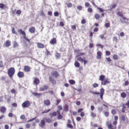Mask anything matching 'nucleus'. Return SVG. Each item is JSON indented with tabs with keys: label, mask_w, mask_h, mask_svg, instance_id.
Returning a JSON list of instances; mask_svg holds the SVG:
<instances>
[{
	"label": "nucleus",
	"mask_w": 129,
	"mask_h": 129,
	"mask_svg": "<svg viewBox=\"0 0 129 129\" xmlns=\"http://www.w3.org/2000/svg\"><path fill=\"white\" fill-rule=\"evenodd\" d=\"M113 58L115 60H117L118 58V56L116 54L114 55L113 56Z\"/></svg>",
	"instance_id": "a18cd8bd"
},
{
	"label": "nucleus",
	"mask_w": 129,
	"mask_h": 129,
	"mask_svg": "<svg viewBox=\"0 0 129 129\" xmlns=\"http://www.w3.org/2000/svg\"><path fill=\"white\" fill-rule=\"evenodd\" d=\"M90 92L93 94H96L98 95L100 94V92L97 91H90Z\"/></svg>",
	"instance_id": "c85d7f7f"
},
{
	"label": "nucleus",
	"mask_w": 129,
	"mask_h": 129,
	"mask_svg": "<svg viewBox=\"0 0 129 129\" xmlns=\"http://www.w3.org/2000/svg\"><path fill=\"white\" fill-rule=\"evenodd\" d=\"M93 33H92L91 31L90 32L89 34V36L91 38H92L93 35Z\"/></svg>",
	"instance_id": "13d9d810"
},
{
	"label": "nucleus",
	"mask_w": 129,
	"mask_h": 129,
	"mask_svg": "<svg viewBox=\"0 0 129 129\" xmlns=\"http://www.w3.org/2000/svg\"><path fill=\"white\" fill-rule=\"evenodd\" d=\"M4 66L3 63L2 61H0V68Z\"/></svg>",
	"instance_id": "09e8293b"
},
{
	"label": "nucleus",
	"mask_w": 129,
	"mask_h": 129,
	"mask_svg": "<svg viewBox=\"0 0 129 129\" xmlns=\"http://www.w3.org/2000/svg\"><path fill=\"white\" fill-rule=\"evenodd\" d=\"M13 47L15 48L16 47L18 46V44L16 42H14L13 43Z\"/></svg>",
	"instance_id": "7c9ffc66"
},
{
	"label": "nucleus",
	"mask_w": 129,
	"mask_h": 129,
	"mask_svg": "<svg viewBox=\"0 0 129 129\" xmlns=\"http://www.w3.org/2000/svg\"><path fill=\"white\" fill-rule=\"evenodd\" d=\"M29 31L31 33H34L35 31V27L33 26L30 27L29 28Z\"/></svg>",
	"instance_id": "ddd939ff"
},
{
	"label": "nucleus",
	"mask_w": 129,
	"mask_h": 129,
	"mask_svg": "<svg viewBox=\"0 0 129 129\" xmlns=\"http://www.w3.org/2000/svg\"><path fill=\"white\" fill-rule=\"evenodd\" d=\"M51 75L52 76L54 77L55 78L59 76V74L58 72L56 71H54L51 73Z\"/></svg>",
	"instance_id": "1a4fd4ad"
},
{
	"label": "nucleus",
	"mask_w": 129,
	"mask_h": 129,
	"mask_svg": "<svg viewBox=\"0 0 129 129\" xmlns=\"http://www.w3.org/2000/svg\"><path fill=\"white\" fill-rule=\"evenodd\" d=\"M6 108L4 106L0 107V112L3 114L5 113L6 111Z\"/></svg>",
	"instance_id": "0eeeda50"
},
{
	"label": "nucleus",
	"mask_w": 129,
	"mask_h": 129,
	"mask_svg": "<svg viewBox=\"0 0 129 129\" xmlns=\"http://www.w3.org/2000/svg\"><path fill=\"white\" fill-rule=\"evenodd\" d=\"M105 77L103 75H101L99 76V80L101 81V84L102 85H105L107 83H110L108 79L106 78L105 79Z\"/></svg>",
	"instance_id": "f257e3e1"
},
{
	"label": "nucleus",
	"mask_w": 129,
	"mask_h": 129,
	"mask_svg": "<svg viewBox=\"0 0 129 129\" xmlns=\"http://www.w3.org/2000/svg\"><path fill=\"white\" fill-rule=\"evenodd\" d=\"M100 37L101 39H106V38L104 37V35H100Z\"/></svg>",
	"instance_id": "680f3d73"
},
{
	"label": "nucleus",
	"mask_w": 129,
	"mask_h": 129,
	"mask_svg": "<svg viewBox=\"0 0 129 129\" xmlns=\"http://www.w3.org/2000/svg\"><path fill=\"white\" fill-rule=\"evenodd\" d=\"M11 43L9 40L6 41L5 44V46L6 47H8L11 45Z\"/></svg>",
	"instance_id": "dca6fc26"
},
{
	"label": "nucleus",
	"mask_w": 129,
	"mask_h": 129,
	"mask_svg": "<svg viewBox=\"0 0 129 129\" xmlns=\"http://www.w3.org/2000/svg\"><path fill=\"white\" fill-rule=\"evenodd\" d=\"M37 47L39 48H43L44 47V45L43 44L40 43H37Z\"/></svg>",
	"instance_id": "f3484780"
},
{
	"label": "nucleus",
	"mask_w": 129,
	"mask_h": 129,
	"mask_svg": "<svg viewBox=\"0 0 129 129\" xmlns=\"http://www.w3.org/2000/svg\"><path fill=\"white\" fill-rule=\"evenodd\" d=\"M117 15L121 17L124 20H125L128 21V19H127L126 17L124 16L123 14L121 12L119 11L117 13Z\"/></svg>",
	"instance_id": "39448f33"
},
{
	"label": "nucleus",
	"mask_w": 129,
	"mask_h": 129,
	"mask_svg": "<svg viewBox=\"0 0 129 129\" xmlns=\"http://www.w3.org/2000/svg\"><path fill=\"white\" fill-rule=\"evenodd\" d=\"M102 54V52L100 51H98L97 52V55L96 56V58L97 59H100L101 58V56Z\"/></svg>",
	"instance_id": "9b49d317"
},
{
	"label": "nucleus",
	"mask_w": 129,
	"mask_h": 129,
	"mask_svg": "<svg viewBox=\"0 0 129 129\" xmlns=\"http://www.w3.org/2000/svg\"><path fill=\"white\" fill-rule=\"evenodd\" d=\"M34 80L33 81V83L34 85H37L40 83V81L39 78H34Z\"/></svg>",
	"instance_id": "423d86ee"
},
{
	"label": "nucleus",
	"mask_w": 129,
	"mask_h": 129,
	"mask_svg": "<svg viewBox=\"0 0 129 129\" xmlns=\"http://www.w3.org/2000/svg\"><path fill=\"white\" fill-rule=\"evenodd\" d=\"M49 81H51L53 85H55L56 84V81L54 79L52 78L51 76H50L49 78Z\"/></svg>",
	"instance_id": "2eb2a0df"
},
{
	"label": "nucleus",
	"mask_w": 129,
	"mask_h": 129,
	"mask_svg": "<svg viewBox=\"0 0 129 129\" xmlns=\"http://www.w3.org/2000/svg\"><path fill=\"white\" fill-rule=\"evenodd\" d=\"M25 117L24 115H22L20 116V118L21 119L24 120L25 119Z\"/></svg>",
	"instance_id": "4d7b16f0"
},
{
	"label": "nucleus",
	"mask_w": 129,
	"mask_h": 129,
	"mask_svg": "<svg viewBox=\"0 0 129 129\" xmlns=\"http://www.w3.org/2000/svg\"><path fill=\"white\" fill-rule=\"evenodd\" d=\"M67 5L68 8H70L72 6V4L71 3H69L67 4Z\"/></svg>",
	"instance_id": "de8ad7c7"
},
{
	"label": "nucleus",
	"mask_w": 129,
	"mask_h": 129,
	"mask_svg": "<svg viewBox=\"0 0 129 129\" xmlns=\"http://www.w3.org/2000/svg\"><path fill=\"white\" fill-rule=\"evenodd\" d=\"M69 83L71 84H74L75 83V82L74 80H73L71 79L69 81Z\"/></svg>",
	"instance_id": "a878e982"
},
{
	"label": "nucleus",
	"mask_w": 129,
	"mask_h": 129,
	"mask_svg": "<svg viewBox=\"0 0 129 129\" xmlns=\"http://www.w3.org/2000/svg\"><path fill=\"white\" fill-rule=\"evenodd\" d=\"M12 33L14 34H15L16 35H17V32L16 31L15 28L13 27L12 28Z\"/></svg>",
	"instance_id": "cd10ccee"
},
{
	"label": "nucleus",
	"mask_w": 129,
	"mask_h": 129,
	"mask_svg": "<svg viewBox=\"0 0 129 129\" xmlns=\"http://www.w3.org/2000/svg\"><path fill=\"white\" fill-rule=\"evenodd\" d=\"M46 121L48 123H51L52 121V120L51 119L48 118L46 119Z\"/></svg>",
	"instance_id": "ea45409f"
},
{
	"label": "nucleus",
	"mask_w": 129,
	"mask_h": 129,
	"mask_svg": "<svg viewBox=\"0 0 129 129\" xmlns=\"http://www.w3.org/2000/svg\"><path fill=\"white\" fill-rule=\"evenodd\" d=\"M94 45L93 44V43H90L89 45V47L90 48H92L93 47Z\"/></svg>",
	"instance_id": "3c124183"
},
{
	"label": "nucleus",
	"mask_w": 129,
	"mask_h": 129,
	"mask_svg": "<svg viewBox=\"0 0 129 129\" xmlns=\"http://www.w3.org/2000/svg\"><path fill=\"white\" fill-rule=\"evenodd\" d=\"M21 11L20 10H18L16 11V14L18 15H20L21 14Z\"/></svg>",
	"instance_id": "49530a36"
},
{
	"label": "nucleus",
	"mask_w": 129,
	"mask_h": 129,
	"mask_svg": "<svg viewBox=\"0 0 129 129\" xmlns=\"http://www.w3.org/2000/svg\"><path fill=\"white\" fill-rule=\"evenodd\" d=\"M126 109V107L125 106V105L124 104L123 105L122 108V113H124L125 112V110Z\"/></svg>",
	"instance_id": "f704fd0d"
},
{
	"label": "nucleus",
	"mask_w": 129,
	"mask_h": 129,
	"mask_svg": "<svg viewBox=\"0 0 129 129\" xmlns=\"http://www.w3.org/2000/svg\"><path fill=\"white\" fill-rule=\"evenodd\" d=\"M94 17L96 19H99L100 17L99 14H96L94 15Z\"/></svg>",
	"instance_id": "393cba45"
},
{
	"label": "nucleus",
	"mask_w": 129,
	"mask_h": 129,
	"mask_svg": "<svg viewBox=\"0 0 129 129\" xmlns=\"http://www.w3.org/2000/svg\"><path fill=\"white\" fill-rule=\"evenodd\" d=\"M31 68L28 66H25L24 67L23 70L25 72H29Z\"/></svg>",
	"instance_id": "6e6552de"
},
{
	"label": "nucleus",
	"mask_w": 129,
	"mask_h": 129,
	"mask_svg": "<svg viewBox=\"0 0 129 129\" xmlns=\"http://www.w3.org/2000/svg\"><path fill=\"white\" fill-rule=\"evenodd\" d=\"M56 43V40L55 38H53L50 41V43L52 45H54Z\"/></svg>",
	"instance_id": "f8f14e48"
},
{
	"label": "nucleus",
	"mask_w": 129,
	"mask_h": 129,
	"mask_svg": "<svg viewBox=\"0 0 129 129\" xmlns=\"http://www.w3.org/2000/svg\"><path fill=\"white\" fill-rule=\"evenodd\" d=\"M61 101V100L60 99H57L56 101V105H58V104Z\"/></svg>",
	"instance_id": "c756f323"
},
{
	"label": "nucleus",
	"mask_w": 129,
	"mask_h": 129,
	"mask_svg": "<svg viewBox=\"0 0 129 129\" xmlns=\"http://www.w3.org/2000/svg\"><path fill=\"white\" fill-rule=\"evenodd\" d=\"M85 7H87L88 6H90V4L88 2H86L85 3Z\"/></svg>",
	"instance_id": "338daca9"
},
{
	"label": "nucleus",
	"mask_w": 129,
	"mask_h": 129,
	"mask_svg": "<svg viewBox=\"0 0 129 129\" xmlns=\"http://www.w3.org/2000/svg\"><path fill=\"white\" fill-rule=\"evenodd\" d=\"M104 115L106 117H108L109 115V113L107 112H104Z\"/></svg>",
	"instance_id": "603ef678"
},
{
	"label": "nucleus",
	"mask_w": 129,
	"mask_h": 129,
	"mask_svg": "<svg viewBox=\"0 0 129 129\" xmlns=\"http://www.w3.org/2000/svg\"><path fill=\"white\" fill-rule=\"evenodd\" d=\"M74 65L76 67L78 68L80 66V63L77 61H76L74 63Z\"/></svg>",
	"instance_id": "4be33fe9"
},
{
	"label": "nucleus",
	"mask_w": 129,
	"mask_h": 129,
	"mask_svg": "<svg viewBox=\"0 0 129 129\" xmlns=\"http://www.w3.org/2000/svg\"><path fill=\"white\" fill-rule=\"evenodd\" d=\"M45 122L44 120L42 119L41 120L40 123L39 125L42 127L43 128L45 126Z\"/></svg>",
	"instance_id": "4468645a"
},
{
	"label": "nucleus",
	"mask_w": 129,
	"mask_h": 129,
	"mask_svg": "<svg viewBox=\"0 0 129 129\" xmlns=\"http://www.w3.org/2000/svg\"><path fill=\"white\" fill-rule=\"evenodd\" d=\"M69 109V106L67 104H66L64 106L63 110L66 112H67Z\"/></svg>",
	"instance_id": "aec40b11"
},
{
	"label": "nucleus",
	"mask_w": 129,
	"mask_h": 129,
	"mask_svg": "<svg viewBox=\"0 0 129 129\" xmlns=\"http://www.w3.org/2000/svg\"><path fill=\"white\" fill-rule=\"evenodd\" d=\"M57 115V113L56 112H53L52 113V114H51L50 115V116L51 117H52V116H55Z\"/></svg>",
	"instance_id": "6e6d98bb"
},
{
	"label": "nucleus",
	"mask_w": 129,
	"mask_h": 129,
	"mask_svg": "<svg viewBox=\"0 0 129 129\" xmlns=\"http://www.w3.org/2000/svg\"><path fill=\"white\" fill-rule=\"evenodd\" d=\"M84 53H83L80 52L77 53V54L76 55V57H78L81 55H84Z\"/></svg>",
	"instance_id": "72a5a7b5"
},
{
	"label": "nucleus",
	"mask_w": 129,
	"mask_h": 129,
	"mask_svg": "<svg viewBox=\"0 0 129 129\" xmlns=\"http://www.w3.org/2000/svg\"><path fill=\"white\" fill-rule=\"evenodd\" d=\"M35 96L38 97H40V96L41 95H42V94L41 93H32Z\"/></svg>",
	"instance_id": "b1692460"
},
{
	"label": "nucleus",
	"mask_w": 129,
	"mask_h": 129,
	"mask_svg": "<svg viewBox=\"0 0 129 129\" xmlns=\"http://www.w3.org/2000/svg\"><path fill=\"white\" fill-rule=\"evenodd\" d=\"M78 57L77 58V61L82 62L83 61V59L81 58V57Z\"/></svg>",
	"instance_id": "c9c22d12"
},
{
	"label": "nucleus",
	"mask_w": 129,
	"mask_h": 129,
	"mask_svg": "<svg viewBox=\"0 0 129 129\" xmlns=\"http://www.w3.org/2000/svg\"><path fill=\"white\" fill-rule=\"evenodd\" d=\"M91 115L93 117H95L96 116V114L93 112H91Z\"/></svg>",
	"instance_id": "37998d69"
},
{
	"label": "nucleus",
	"mask_w": 129,
	"mask_h": 129,
	"mask_svg": "<svg viewBox=\"0 0 129 129\" xmlns=\"http://www.w3.org/2000/svg\"><path fill=\"white\" fill-rule=\"evenodd\" d=\"M92 85L95 88L98 87L99 86V85L97 83H95L92 84Z\"/></svg>",
	"instance_id": "bf43d9fd"
},
{
	"label": "nucleus",
	"mask_w": 129,
	"mask_h": 129,
	"mask_svg": "<svg viewBox=\"0 0 129 129\" xmlns=\"http://www.w3.org/2000/svg\"><path fill=\"white\" fill-rule=\"evenodd\" d=\"M120 95L122 98H124L126 97L127 95L125 92H123L121 93Z\"/></svg>",
	"instance_id": "5701e85b"
},
{
	"label": "nucleus",
	"mask_w": 129,
	"mask_h": 129,
	"mask_svg": "<svg viewBox=\"0 0 129 129\" xmlns=\"http://www.w3.org/2000/svg\"><path fill=\"white\" fill-rule=\"evenodd\" d=\"M113 42H115L116 43H117L118 42L117 38L115 36H114L113 38Z\"/></svg>",
	"instance_id": "2f4dec72"
},
{
	"label": "nucleus",
	"mask_w": 129,
	"mask_h": 129,
	"mask_svg": "<svg viewBox=\"0 0 129 129\" xmlns=\"http://www.w3.org/2000/svg\"><path fill=\"white\" fill-rule=\"evenodd\" d=\"M54 14L55 16H57L59 15V13L57 12H55L54 13Z\"/></svg>",
	"instance_id": "69168bd1"
},
{
	"label": "nucleus",
	"mask_w": 129,
	"mask_h": 129,
	"mask_svg": "<svg viewBox=\"0 0 129 129\" xmlns=\"http://www.w3.org/2000/svg\"><path fill=\"white\" fill-rule=\"evenodd\" d=\"M5 99L7 100V102L8 103L10 101L11 99V96L9 95H5Z\"/></svg>",
	"instance_id": "6ab92c4d"
},
{
	"label": "nucleus",
	"mask_w": 129,
	"mask_h": 129,
	"mask_svg": "<svg viewBox=\"0 0 129 129\" xmlns=\"http://www.w3.org/2000/svg\"><path fill=\"white\" fill-rule=\"evenodd\" d=\"M71 28L73 30H76V26L75 25H72L71 26Z\"/></svg>",
	"instance_id": "58836bf2"
},
{
	"label": "nucleus",
	"mask_w": 129,
	"mask_h": 129,
	"mask_svg": "<svg viewBox=\"0 0 129 129\" xmlns=\"http://www.w3.org/2000/svg\"><path fill=\"white\" fill-rule=\"evenodd\" d=\"M106 55L107 56H109L111 55L110 52L109 51H106L105 52Z\"/></svg>",
	"instance_id": "79ce46f5"
},
{
	"label": "nucleus",
	"mask_w": 129,
	"mask_h": 129,
	"mask_svg": "<svg viewBox=\"0 0 129 129\" xmlns=\"http://www.w3.org/2000/svg\"><path fill=\"white\" fill-rule=\"evenodd\" d=\"M124 105L127 106V108L129 109V100L127 102L124 104Z\"/></svg>",
	"instance_id": "774afa93"
},
{
	"label": "nucleus",
	"mask_w": 129,
	"mask_h": 129,
	"mask_svg": "<svg viewBox=\"0 0 129 129\" xmlns=\"http://www.w3.org/2000/svg\"><path fill=\"white\" fill-rule=\"evenodd\" d=\"M67 126L68 127L71 128H72L73 127V126L70 124H67Z\"/></svg>",
	"instance_id": "0e129e2a"
},
{
	"label": "nucleus",
	"mask_w": 129,
	"mask_h": 129,
	"mask_svg": "<svg viewBox=\"0 0 129 129\" xmlns=\"http://www.w3.org/2000/svg\"><path fill=\"white\" fill-rule=\"evenodd\" d=\"M55 56L57 59H58L60 58V53H56Z\"/></svg>",
	"instance_id": "a19ab883"
},
{
	"label": "nucleus",
	"mask_w": 129,
	"mask_h": 129,
	"mask_svg": "<svg viewBox=\"0 0 129 129\" xmlns=\"http://www.w3.org/2000/svg\"><path fill=\"white\" fill-rule=\"evenodd\" d=\"M8 8V7H7L6 5H4L3 4H0V8H1L5 9Z\"/></svg>",
	"instance_id": "412c9836"
},
{
	"label": "nucleus",
	"mask_w": 129,
	"mask_h": 129,
	"mask_svg": "<svg viewBox=\"0 0 129 129\" xmlns=\"http://www.w3.org/2000/svg\"><path fill=\"white\" fill-rule=\"evenodd\" d=\"M58 119H62L63 118L62 116L60 114L58 115Z\"/></svg>",
	"instance_id": "052dcab7"
},
{
	"label": "nucleus",
	"mask_w": 129,
	"mask_h": 129,
	"mask_svg": "<svg viewBox=\"0 0 129 129\" xmlns=\"http://www.w3.org/2000/svg\"><path fill=\"white\" fill-rule=\"evenodd\" d=\"M109 129L113 128V126L111 124H110L107 125Z\"/></svg>",
	"instance_id": "8fccbe9b"
},
{
	"label": "nucleus",
	"mask_w": 129,
	"mask_h": 129,
	"mask_svg": "<svg viewBox=\"0 0 129 129\" xmlns=\"http://www.w3.org/2000/svg\"><path fill=\"white\" fill-rule=\"evenodd\" d=\"M18 32L21 34L23 36V38L29 43H30V40L26 36L25 32L22 29H19L18 30Z\"/></svg>",
	"instance_id": "f03ea898"
},
{
	"label": "nucleus",
	"mask_w": 129,
	"mask_h": 129,
	"mask_svg": "<svg viewBox=\"0 0 129 129\" xmlns=\"http://www.w3.org/2000/svg\"><path fill=\"white\" fill-rule=\"evenodd\" d=\"M116 4L114 3V4L111 5L110 7V9H113L115 8L116 6Z\"/></svg>",
	"instance_id": "bb28decb"
},
{
	"label": "nucleus",
	"mask_w": 129,
	"mask_h": 129,
	"mask_svg": "<svg viewBox=\"0 0 129 129\" xmlns=\"http://www.w3.org/2000/svg\"><path fill=\"white\" fill-rule=\"evenodd\" d=\"M104 89L103 88H101L100 89V94H104Z\"/></svg>",
	"instance_id": "4c0bfd02"
},
{
	"label": "nucleus",
	"mask_w": 129,
	"mask_h": 129,
	"mask_svg": "<svg viewBox=\"0 0 129 129\" xmlns=\"http://www.w3.org/2000/svg\"><path fill=\"white\" fill-rule=\"evenodd\" d=\"M111 113L113 115H115L116 113V111L115 109H112L111 111Z\"/></svg>",
	"instance_id": "e433bc0d"
},
{
	"label": "nucleus",
	"mask_w": 129,
	"mask_h": 129,
	"mask_svg": "<svg viewBox=\"0 0 129 129\" xmlns=\"http://www.w3.org/2000/svg\"><path fill=\"white\" fill-rule=\"evenodd\" d=\"M15 72V70L13 67L10 68L8 70V74L9 77L12 78L14 75Z\"/></svg>",
	"instance_id": "7ed1b4c3"
},
{
	"label": "nucleus",
	"mask_w": 129,
	"mask_h": 129,
	"mask_svg": "<svg viewBox=\"0 0 129 129\" xmlns=\"http://www.w3.org/2000/svg\"><path fill=\"white\" fill-rule=\"evenodd\" d=\"M19 78H22L24 76V74L23 72L19 71L17 74Z\"/></svg>",
	"instance_id": "9d476101"
},
{
	"label": "nucleus",
	"mask_w": 129,
	"mask_h": 129,
	"mask_svg": "<svg viewBox=\"0 0 129 129\" xmlns=\"http://www.w3.org/2000/svg\"><path fill=\"white\" fill-rule=\"evenodd\" d=\"M110 23H105V26L106 27L108 28L110 27Z\"/></svg>",
	"instance_id": "864d4df0"
},
{
	"label": "nucleus",
	"mask_w": 129,
	"mask_h": 129,
	"mask_svg": "<svg viewBox=\"0 0 129 129\" xmlns=\"http://www.w3.org/2000/svg\"><path fill=\"white\" fill-rule=\"evenodd\" d=\"M57 108L58 109V110H59L60 111L62 109V107L61 105H59L58 106Z\"/></svg>",
	"instance_id": "5fc2aeb1"
},
{
	"label": "nucleus",
	"mask_w": 129,
	"mask_h": 129,
	"mask_svg": "<svg viewBox=\"0 0 129 129\" xmlns=\"http://www.w3.org/2000/svg\"><path fill=\"white\" fill-rule=\"evenodd\" d=\"M129 84V82L128 80L125 81L124 84L123 85V86H127Z\"/></svg>",
	"instance_id": "473e14b6"
},
{
	"label": "nucleus",
	"mask_w": 129,
	"mask_h": 129,
	"mask_svg": "<svg viewBox=\"0 0 129 129\" xmlns=\"http://www.w3.org/2000/svg\"><path fill=\"white\" fill-rule=\"evenodd\" d=\"M44 103L46 106H49L50 105V102L49 100H44Z\"/></svg>",
	"instance_id": "a211bd4d"
},
{
	"label": "nucleus",
	"mask_w": 129,
	"mask_h": 129,
	"mask_svg": "<svg viewBox=\"0 0 129 129\" xmlns=\"http://www.w3.org/2000/svg\"><path fill=\"white\" fill-rule=\"evenodd\" d=\"M30 105L29 102L28 101H25L22 104V106L23 108L28 107Z\"/></svg>",
	"instance_id": "20e7f679"
},
{
	"label": "nucleus",
	"mask_w": 129,
	"mask_h": 129,
	"mask_svg": "<svg viewBox=\"0 0 129 129\" xmlns=\"http://www.w3.org/2000/svg\"><path fill=\"white\" fill-rule=\"evenodd\" d=\"M87 11L89 13H91L93 11L92 9L90 8H89L87 9Z\"/></svg>",
	"instance_id": "c03bdc74"
},
{
	"label": "nucleus",
	"mask_w": 129,
	"mask_h": 129,
	"mask_svg": "<svg viewBox=\"0 0 129 129\" xmlns=\"http://www.w3.org/2000/svg\"><path fill=\"white\" fill-rule=\"evenodd\" d=\"M45 53L47 56L51 54L50 52L48 51L47 50L45 52Z\"/></svg>",
	"instance_id": "e2e57ef3"
}]
</instances>
